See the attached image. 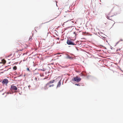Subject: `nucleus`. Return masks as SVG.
<instances>
[{
  "label": "nucleus",
  "mask_w": 123,
  "mask_h": 123,
  "mask_svg": "<svg viewBox=\"0 0 123 123\" xmlns=\"http://www.w3.org/2000/svg\"><path fill=\"white\" fill-rule=\"evenodd\" d=\"M108 19H110L109 18V17L108 16Z\"/></svg>",
  "instance_id": "22"
},
{
  "label": "nucleus",
  "mask_w": 123,
  "mask_h": 123,
  "mask_svg": "<svg viewBox=\"0 0 123 123\" xmlns=\"http://www.w3.org/2000/svg\"><path fill=\"white\" fill-rule=\"evenodd\" d=\"M108 61H109V60H108L109 59H110L109 58H108Z\"/></svg>",
  "instance_id": "25"
},
{
  "label": "nucleus",
  "mask_w": 123,
  "mask_h": 123,
  "mask_svg": "<svg viewBox=\"0 0 123 123\" xmlns=\"http://www.w3.org/2000/svg\"><path fill=\"white\" fill-rule=\"evenodd\" d=\"M13 69L14 70H15L17 69V67L16 66H15L13 67Z\"/></svg>",
  "instance_id": "10"
},
{
  "label": "nucleus",
  "mask_w": 123,
  "mask_h": 123,
  "mask_svg": "<svg viewBox=\"0 0 123 123\" xmlns=\"http://www.w3.org/2000/svg\"><path fill=\"white\" fill-rule=\"evenodd\" d=\"M31 38H29V41H30L31 40Z\"/></svg>",
  "instance_id": "21"
},
{
  "label": "nucleus",
  "mask_w": 123,
  "mask_h": 123,
  "mask_svg": "<svg viewBox=\"0 0 123 123\" xmlns=\"http://www.w3.org/2000/svg\"><path fill=\"white\" fill-rule=\"evenodd\" d=\"M120 42V41H118V42L116 43V45H115V46H116V45L117 44H118L119 43V42Z\"/></svg>",
  "instance_id": "13"
},
{
  "label": "nucleus",
  "mask_w": 123,
  "mask_h": 123,
  "mask_svg": "<svg viewBox=\"0 0 123 123\" xmlns=\"http://www.w3.org/2000/svg\"><path fill=\"white\" fill-rule=\"evenodd\" d=\"M61 85V80H60L58 82V84L57 85V88L59 87Z\"/></svg>",
  "instance_id": "8"
},
{
  "label": "nucleus",
  "mask_w": 123,
  "mask_h": 123,
  "mask_svg": "<svg viewBox=\"0 0 123 123\" xmlns=\"http://www.w3.org/2000/svg\"><path fill=\"white\" fill-rule=\"evenodd\" d=\"M118 51H120L121 49H118Z\"/></svg>",
  "instance_id": "18"
},
{
  "label": "nucleus",
  "mask_w": 123,
  "mask_h": 123,
  "mask_svg": "<svg viewBox=\"0 0 123 123\" xmlns=\"http://www.w3.org/2000/svg\"><path fill=\"white\" fill-rule=\"evenodd\" d=\"M10 90H14L15 91V92H16V91L17 90V88L16 86L14 85H12L11 86Z\"/></svg>",
  "instance_id": "4"
},
{
  "label": "nucleus",
  "mask_w": 123,
  "mask_h": 123,
  "mask_svg": "<svg viewBox=\"0 0 123 123\" xmlns=\"http://www.w3.org/2000/svg\"><path fill=\"white\" fill-rule=\"evenodd\" d=\"M118 51V49H117V50H116V51L117 52Z\"/></svg>",
  "instance_id": "19"
},
{
  "label": "nucleus",
  "mask_w": 123,
  "mask_h": 123,
  "mask_svg": "<svg viewBox=\"0 0 123 123\" xmlns=\"http://www.w3.org/2000/svg\"><path fill=\"white\" fill-rule=\"evenodd\" d=\"M58 39V40L59 39V38H57Z\"/></svg>",
  "instance_id": "26"
},
{
  "label": "nucleus",
  "mask_w": 123,
  "mask_h": 123,
  "mask_svg": "<svg viewBox=\"0 0 123 123\" xmlns=\"http://www.w3.org/2000/svg\"><path fill=\"white\" fill-rule=\"evenodd\" d=\"M8 82V80L7 79H5L3 80L2 82V83L3 85H7Z\"/></svg>",
  "instance_id": "6"
},
{
  "label": "nucleus",
  "mask_w": 123,
  "mask_h": 123,
  "mask_svg": "<svg viewBox=\"0 0 123 123\" xmlns=\"http://www.w3.org/2000/svg\"><path fill=\"white\" fill-rule=\"evenodd\" d=\"M44 24V23H42L41 24V26L43 24Z\"/></svg>",
  "instance_id": "17"
},
{
  "label": "nucleus",
  "mask_w": 123,
  "mask_h": 123,
  "mask_svg": "<svg viewBox=\"0 0 123 123\" xmlns=\"http://www.w3.org/2000/svg\"><path fill=\"white\" fill-rule=\"evenodd\" d=\"M27 70L28 71H30V70L29 69V68H27Z\"/></svg>",
  "instance_id": "15"
},
{
  "label": "nucleus",
  "mask_w": 123,
  "mask_h": 123,
  "mask_svg": "<svg viewBox=\"0 0 123 123\" xmlns=\"http://www.w3.org/2000/svg\"><path fill=\"white\" fill-rule=\"evenodd\" d=\"M2 62L3 64H5L6 62V61L4 59H3L2 60Z\"/></svg>",
  "instance_id": "9"
},
{
  "label": "nucleus",
  "mask_w": 123,
  "mask_h": 123,
  "mask_svg": "<svg viewBox=\"0 0 123 123\" xmlns=\"http://www.w3.org/2000/svg\"><path fill=\"white\" fill-rule=\"evenodd\" d=\"M66 58L67 59H73V57H72L70 56L69 55H67Z\"/></svg>",
  "instance_id": "7"
},
{
  "label": "nucleus",
  "mask_w": 123,
  "mask_h": 123,
  "mask_svg": "<svg viewBox=\"0 0 123 123\" xmlns=\"http://www.w3.org/2000/svg\"><path fill=\"white\" fill-rule=\"evenodd\" d=\"M81 79L79 77L77 76H76L72 80L73 81L78 82H80L81 81Z\"/></svg>",
  "instance_id": "3"
},
{
  "label": "nucleus",
  "mask_w": 123,
  "mask_h": 123,
  "mask_svg": "<svg viewBox=\"0 0 123 123\" xmlns=\"http://www.w3.org/2000/svg\"><path fill=\"white\" fill-rule=\"evenodd\" d=\"M108 45H109V43H108Z\"/></svg>",
  "instance_id": "27"
},
{
  "label": "nucleus",
  "mask_w": 123,
  "mask_h": 123,
  "mask_svg": "<svg viewBox=\"0 0 123 123\" xmlns=\"http://www.w3.org/2000/svg\"><path fill=\"white\" fill-rule=\"evenodd\" d=\"M21 45L20 47H21V48H20L19 47L18 48V51H22L27 47V45L26 43H21Z\"/></svg>",
  "instance_id": "2"
},
{
  "label": "nucleus",
  "mask_w": 123,
  "mask_h": 123,
  "mask_svg": "<svg viewBox=\"0 0 123 123\" xmlns=\"http://www.w3.org/2000/svg\"><path fill=\"white\" fill-rule=\"evenodd\" d=\"M123 40L122 39H121L119 41H123Z\"/></svg>",
  "instance_id": "16"
},
{
  "label": "nucleus",
  "mask_w": 123,
  "mask_h": 123,
  "mask_svg": "<svg viewBox=\"0 0 123 123\" xmlns=\"http://www.w3.org/2000/svg\"><path fill=\"white\" fill-rule=\"evenodd\" d=\"M112 16H111L112 17Z\"/></svg>",
  "instance_id": "30"
},
{
  "label": "nucleus",
  "mask_w": 123,
  "mask_h": 123,
  "mask_svg": "<svg viewBox=\"0 0 123 123\" xmlns=\"http://www.w3.org/2000/svg\"><path fill=\"white\" fill-rule=\"evenodd\" d=\"M108 69H109V67H108Z\"/></svg>",
  "instance_id": "29"
},
{
  "label": "nucleus",
  "mask_w": 123,
  "mask_h": 123,
  "mask_svg": "<svg viewBox=\"0 0 123 123\" xmlns=\"http://www.w3.org/2000/svg\"><path fill=\"white\" fill-rule=\"evenodd\" d=\"M109 63H109V66H112V64H111V63L110 62H109Z\"/></svg>",
  "instance_id": "12"
},
{
  "label": "nucleus",
  "mask_w": 123,
  "mask_h": 123,
  "mask_svg": "<svg viewBox=\"0 0 123 123\" xmlns=\"http://www.w3.org/2000/svg\"><path fill=\"white\" fill-rule=\"evenodd\" d=\"M119 13H119H119H117L116 14H119Z\"/></svg>",
  "instance_id": "23"
},
{
  "label": "nucleus",
  "mask_w": 123,
  "mask_h": 123,
  "mask_svg": "<svg viewBox=\"0 0 123 123\" xmlns=\"http://www.w3.org/2000/svg\"><path fill=\"white\" fill-rule=\"evenodd\" d=\"M75 85H77V86H80V85L78 84H75Z\"/></svg>",
  "instance_id": "14"
},
{
  "label": "nucleus",
  "mask_w": 123,
  "mask_h": 123,
  "mask_svg": "<svg viewBox=\"0 0 123 123\" xmlns=\"http://www.w3.org/2000/svg\"><path fill=\"white\" fill-rule=\"evenodd\" d=\"M19 43L18 42H16L15 43L16 45H19Z\"/></svg>",
  "instance_id": "11"
},
{
  "label": "nucleus",
  "mask_w": 123,
  "mask_h": 123,
  "mask_svg": "<svg viewBox=\"0 0 123 123\" xmlns=\"http://www.w3.org/2000/svg\"><path fill=\"white\" fill-rule=\"evenodd\" d=\"M112 48H113V47L112 48V47H111V49H112Z\"/></svg>",
  "instance_id": "24"
},
{
  "label": "nucleus",
  "mask_w": 123,
  "mask_h": 123,
  "mask_svg": "<svg viewBox=\"0 0 123 123\" xmlns=\"http://www.w3.org/2000/svg\"><path fill=\"white\" fill-rule=\"evenodd\" d=\"M41 70H42V71H44V69H41Z\"/></svg>",
  "instance_id": "20"
},
{
  "label": "nucleus",
  "mask_w": 123,
  "mask_h": 123,
  "mask_svg": "<svg viewBox=\"0 0 123 123\" xmlns=\"http://www.w3.org/2000/svg\"><path fill=\"white\" fill-rule=\"evenodd\" d=\"M114 23L113 25L112 26H113V25L114 24Z\"/></svg>",
  "instance_id": "28"
},
{
  "label": "nucleus",
  "mask_w": 123,
  "mask_h": 123,
  "mask_svg": "<svg viewBox=\"0 0 123 123\" xmlns=\"http://www.w3.org/2000/svg\"><path fill=\"white\" fill-rule=\"evenodd\" d=\"M55 80H51L45 86V89H47L49 87H53L54 86L53 84H52L55 82Z\"/></svg>",
  "instance_id": "1"
},
{
  "label": "nucleus",
  "mask_w": 123,
  "mask_h": 123,
  "mask_svg": "<svg viewBox=\"0 0 123 123\" xmlns=\"http://www.w3.org/2000/svg\"><path fill=\"white\" fill-rule=\"evenodd\" d=\"M67 43L68 45H76L74 43L72 40L68 39L67 41Z\"/></svg>",
  "instance_id": "5"
}]
</instances>
